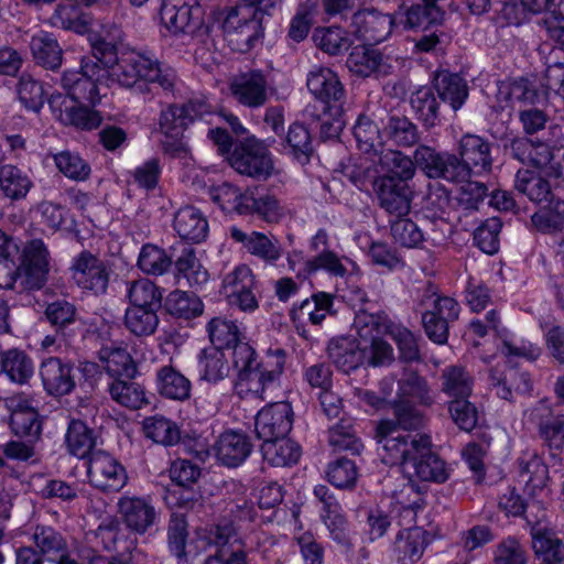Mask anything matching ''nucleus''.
<instances>
[{"label": "nucleus", "instance_id": "obj_28", "mask_svg": "<svg viewBox=\"0 0 564 564\" xmlns=\"http://www.w3.org/2000/svg\"><path fill=\"white\" fill-rule=\"evenodd\" d=\"M234 538L230 527H217L215 530V551L208 554L202 564H249L247 552L235 547L230 540Z\"/></svg>", "mask_w": 564, "mask_h": 564}, {"label": "nucleus", "instance_id": "obj_22", "mask_svg": "<svg viewBox=\"0 0 564 564\" xmlns=\"http://www.w3.org/2000/svg\"><path fill=\"white\" fill-rule=\"evenodd\" d=\"M200 8L183 0H164L160 17L162 23L174 34L194 33L200 25Z\"/></svg>", "mask_w": 564, "mask_h": 564}, {"label": "nucleus", "instance_id": "obj_57", "mask_svg": "<svg viewBox=\"0 0 564 564\" xmlns=\"http://www.w3.org/2000/svg\"><path fill=\"white\" fill-rule=\"evenodd\" d=\"M123 323L126 328L137 337L151 336L156 332L160 323L158 308L128 307Z\"/></svg>", "mask_w": 564, "mask_h": 564}, {"label": "nucleus", "instance_id": "obj_31", "mask_svg": "<svg viewBox=\"0 0 564 564\" xmlns=\"http://www.w3.org/2000/svg\"><path fill=\"white\" fill-rule=\"evenodd\" d=\"M0 373L15 384H26L34 373L32 358L18 348H10L0 354Z\"/></svg>", "mask_w": 564, "mask_h": 564}, {"label": "nucleus", "instance_id": "obj_14", "mask_svg": "<svg viewBox=\"0 0 564 564\" xmlns=\"http://www.w3.org/2000/svg\"><path fill=\"white\" fill-rule=\"evenodd\" d=\"M117 507L127 529L135 534H145L156 524L158 511L149 497L123 495Z\"/></svg>", "mask_w": 564, "mask_h": 564}, {"label": "nucleus", "instance_id": "obj_47", "mask_svg": "<svg viewBox=\"0 0 564 564\" xmlns=\"http://www.w3.org/2000/svg\"><path fill=\"white\" fill-rule=\"evenodd\" d=\"M175 276L180 281L186 280L189 286L198 288L207 283L209 274L196 258L195 251L189 246L182 248L181 254L175 259Z\"/></svg>", "mask_w": 564, "mask_h": 564}, {"label": "nucleus", "instance_id": "obj_7", "mask_svg": "<svg viewBox=\"0 0 564 564\" xmlns=\"http://www.w3.org/2000/svg\"><path fill=\"white\" fill-rule=\"evenodd\" d=\"M306 86L314 98L324 104V113L340 124L346 93L338 75L328 67L315 66L307 74Z\"/></svg>", "mask_w": 564, "mask_h": 564}, {"label": "nucleus", "instance_id": "obj_25", "mask_svg": "<svg viewBox=\"0 0 564 564\" xmlns=\"http://www.w3.org/2000/svg\"><path fill=\"white\" fill-rule=\"evenodd\" d=\"M245 202V215H258L268 223H278L285 215V209L276 196L263 187L247 188Z\"/></svg>", "mask_w": 564, "mask_h": 564}, {"label": "nucleus", "instance_id": "obj_54", "mask_svg": "<svg viewBox=\"0 0 564 564\" xmlns=\"http://www.w3.org/2000/svg\"><path fill=\"white\" fill-rule=\"evenodd\" d=\"M516 189L534 203H547L552 199L549 182L529 170H519L514 182Z\"/></svg>", "mask_w": 564, "mask_h": 564}, {"label": "nucleus", "instance_id": "obj_51", "mask_svg": "<svg viewBox=\"0 0 564 564\" xmlns=\"http://www.w3.org/2000/svg\"><path fill=\"white\" fill-rule=\"evenodd\" d=\"M519 477L528 491L543 489L549 479L547 466L535 454H525L518 459Z\"/></svg>", "mask_w": 564, "mask_h": 564}, {"label": "nucleus", "instance_id": "obj_61", "mask_svg": "<svg viewBox=\"0 0 564 564\" xmlns=\"http://www.w3.org/2000/svg\"><path fill=\"white\" fill-rule=\"evenodd\" d=\"M328 443L334 451H346L352 455H359L364 449V444L349 420H340L328 430Z\"/></svg>", "mask_w": 564, "mask_h": 564}, {"label": "nucleus", "instance_id": "obj_63", "mask_svg": "<svg viewBox=\"0 0 564 564\" xmlns=\"http://www.w3.org/2000/svg\"><path fill=\"white\" fill-rule=\"evenodd\" d=\"M384 132L399 147H412L420 140L416 124L404 116L389 117L384 126Z\"/></svg>", "mask_w": 564, "mask_h": 564}, {"label": "nucleus", "instance_id": "obj_34", "mask_svg": "<svg viewBox=\"0 0 564 564\" xmlns=\"http://www.w3.org/2000/svg\"><path fill=\"white\" fill-rule=\"evenodd\" d=\"M441 391L451 400L470 397L474 389V377L460 365L445 367L440 376Z\"/></svg>", "mask_w": 564, "mask_h": 564}, {"label": "nucleus", "instance_id": "obj_21", "mask_svg": "<svg viewBox=\"0 0 564 564\" xmlns=\"http://www.w3.org/2000/svg\"><path fill=\"white\" fill-rule=\"evenodd\" d=\"M40 377L44 390L53 397L67 395L76 387L73 365L58 357H48L41 362Z\"/></svg>", "mask_w": 564, "mask_h": 564}, {"label": "nucleus", "instance_id": "obj_38", "mask_svg": "<svg viewBox=\"0 0 564 564\" xmlns=\"http://www.w3.org/2000/svg\"><path fill=\"white\" fill-rule=\"evenodd\" d=\"M532 547L540 561L535 564H564V543L554 532L533 529Z\"/></svg>", "mask_w": 564, "mask_h": 564}, {"label": "nucleus", "instance_id": "obj_5", "mask_svg": "<svg viewBox=\"0 0 564 564\" xmlns=\"http://www.w3.org/2000/svg\"><path fill=\"white\" fill-rule=\"evenodd\" d=\"M419 305L426 307L422 313V324L429 339L437 345L446 344L449 325L459 317V303L451 296L437 294L435 286L427 284L422 290Z\"/></svg>", "mask_w": 564, "mask_h": 564}, {"label": "nucleus", "instance_id": "obj_9", "mask_svg": "<svg viewBox=\"0 0 564 564\" xmlns=\"http://www.w3.org/2000/svg\"><path fill=\"white\" fill-rule=\"evenodd\" d=\"M87 476L89 482L102 492H119L128 482L126 467L110 454L98 451L90 455Z\"/></svg>", "mask_w": 564, "mask_h": 564}, {"label": "nucleus", "instance_id": "obj_10", "mask_svg": "<svg viewBox=\"0 0 564 564\" xmlns=\"http://www.w3.org/2000/svg\"><path fill=\"white\" fill-rule=\"evenodd\" d=\"M72 278L80 289L101 295L107 292L110 270L106 262L90 251L84 250L74 258Z\"/></svg>", "mask_w": 564, "mask_h": 564}, {"label": "nucleus", "instance_id": "obj_40", "mask_svg": "<svg viewBox=\"0 0 564 564\" xmlns=\"http://www.w3.org/2000/svg\"><path fill=\"white\" fill-rule=\"evenodd\" d=\"M345 262L354 264V262L345 256L340 257L333 250L325 251L306 260L303 270L296 273V278L305 279L321 270L332 276L344 278L348 273Z\"/></svg>", "mask_w": 564, "mask_h": 564}, {"label": "nucleus", "instance_id": "obj_39", "mask_svg": "<svg viewBox=\"0 0 564 564\" xmlns=\"http://www.w3.org/2000/svg\"><path fill=\"white\" fill-rule=\"evenodd\" d=\"M142 429L147 438L165 447L174 446L181 441L178 424L162 414L145 417Z\"/></svg>", "mask_w": 564, "mask_h": 564}, {"label": "nucleus", "instance_id": "obj_48", "mask_svg": "<svg viewBox=\"0 0 564 564\" xmlns=\"http://www.w3.org/2000/svg\"><path fill=\"white\" fill-rule=\"evenodd\" d=\"M410 104L424 127L433 128L440 123V102L433 87L421 86L411 95Z\"/></svg>", "mask_w": 564, "mask_h": 564}, {"label": "nucleus", "instance_id": "obj_56", "mask_svg": "<svg viewBox=\"0 0 564 564\" xmlns=\"http://www.w3.org/2000/svg\"><path fill=\"white\" fill-rule=\"evenodd\" d=\"M393 324L382 311L370 313L365 307L356 310L354 326L361 337H370L372 339L380 335H388Z\"/></svg>", "mask_w": 564, "mask_h": 564}, {"label": "nucleus", "instance_id": "obj_58", "mask_svg": "<svg viewBox=\"0 0 564 564\" xmlns=\"http://www.w3.org/2000/svg\"><path fill=\"white\" fill-rule=\"evenodd\" d=\"M32 539L39 553L42 556H47L50 561H55L58 554L68 549L65 536L50 525H36Z\"/></svg>", "mask_w": 564, "mask_h": 564}, {"label": "nucleus", "instance_id": "obj_36", "mask_svg": "<svg viewBox=\"0 0 564 564\" xmlns=\"http://www.w3.org/2000/svg\"><path fill=\"white\" fill-rule=\"evenodd\" d=\"M261 452L263 459L276 467L295 465L302 455L301 446L286 436L263 442Z\"/></svg>", "mask_w": 564, "mask_h": 564}, {"label": "nucleus", "instance_id": "obj_43", "mask_svg": "<svg viewBox=\"0 0 564 564\" xmlns=\"http://www.w3.org/2000/svg\"><path fill=\"white\" fill-rule=\"evenodd\" d=\"M32 187V180L18 166L13 164L0 166V191L4 197L12 202L24 199Z\"/></svg>", "mask_w": 564, "mask_h": 564}, {"label": "nucleus", "instance_id": "obj_27", "mask_svg": "<svg viewBox=\"0 0 564 564\" xmlns=\"http://www.w3.org/2000/svg\"><path fill=\"white\" fill-rule=\"evenodd\" d=\"M173 227L182 239L193 243L204 241L209 228L206 217L194 206L180 208L175 213Z\"/></svg>", "mask_w": 564, "mask_h": 564}, {"label": "nucleus", "instance_id": "obj_49", "mask_svg": "<svg viewBox=\"0 0 564 564\" xmlns=\"http://www.w3.org/2000/svg\"><path fill=\"white\" fill-rule=\"evenodd\" d=\"M263 17L247 4L219 8L213 11V20L224 32V35L238 30L250 21H262Z\"/></svg>", "mask_w": 564, "mask_h": 564}, {"label": "nucleus", "instance_id": "obj_35", "mask_svg": "<svg viewBox=\"0 0 564 564\" xmlns=\"http://www.w3.org/2000/svg\"><path fill=\"white\" fill-rule=\"evenodd\" d=\"M206 330L214 345L213 348L220 350L232 348L234 354L238 345H249L242 341L243 335L236 322L226 317L217 316L212 318L206 325Z\"/></svg>", "mask_w": 564, "mask_h": 564}, {"label": "nucleus", "instance_id": "obj_42", "mask_svg": "<svg viewBox=\"0 0 564 564\" xmlns=\"http://www.w3.org/2000/svg\"><path fill=\"white\" fill-rule=\"evenodd\" d=\"M30 47L37 64L48 69H56L61 66L62 48L53 34L40 31L32 36Z\"/></svg>", "mask_w": 564, "mask_h": 564}, {"label": "nucleus", "instance_id": "obj_41", "mask_svg": "<svg viewBox=\"0 0 564 564\" xmlns=\"http://www.w3.org/2000/svg\"><path fill=\"white\" fill-rule=\"evenodd\" d=\"M164 308L171 316L188 321L203 314L204 303L193 292L174 290L165 297Z\"/></svg>", "mask_w": 564, "mask_h": 564}, {"label": "nucleus", "instance_id": "obj_44", "mask_svg": "<svg viewBox=\"0 0 564 564\" xmlns=\"http://www.w3.org/2000/svg\"><path fill=\"white\" fill-rule=\"evenodd\" d=\"M395 421L382 420L378 423L376 429V437L380 445L379 453L383 452V434L380 430L383 423H392L398 434H421L420 432H413L422 425L421 414L411 406L408 402L398 401L394 404Z\"/></svg>", "mask_w": 564, "mask_h": 564}, {"label": "nucleus", "instance_id": "obj_24", "mask_svg": "<svg viewBox=\"0 0 564 564\" xmlns=\"http://www.w3.org/2000/svg\"><path fill=\"white\" fill-rule=\"evenodd\" d=\"M326 354L334 366L345 373L358 369L365 361V351L360 343L350 336L332 338L327 344Z\"/></svg>", "mask_w": 564, "mask_h": 564}, {"label": "nucleus", "instance_id": "obj_30", "mask_svg": "<svg viewBox=\"0 0 564 564\" xmlns=\"http://www.w3.org/2000/svg\"><path fill=\"white\" fill-rule=\"evenodd\" d=\"M438 98L456 112L466 102L469 91L467 82L458 74L438 73L433 84Z\"/></svg>", "mask_w": 564, "mask_h": 564}, {"label": "nucleus", "instance_id": "obj_6", "mask_svg": "<svg viewBox=\"0 0 564 564\" xmlns=\"http://www.w3.org/2000/svg\"><path fill=\"white\" fill-rule=\"evenodd\" d=\"M229 163L239 174L257 180L265 181L274 172L272 153L263 141L254 137L247 138L234 148Z\"/></svg>", "mask_w": 564, "mask_h": 564}, {"label": "nucleus", "instance_id": "obj_52", "mask_svg": "<svg viewBox=\"0 0 564 564\" xmlns=\"http://www.w3.org/2000/svg\"><path fill=\"white\" fill-rule=\"evenodd\" d=\"M127 297L130 307L160 308L162 293L160 288L147 278H141L127 283Z\"/></svg>", "mask_w": 564, "mask_h": 564}, {"label": "nucleus", "instance_id": "obj_18", "mask_svg": "<svg viewBox=\"0 0 564 564\" xmlns=\"http://www.w3.org/2000/svg\"><path fill=\"white\" fill-rule=\"evenodd\" d=\"M529 417L538 425L552 456H556L564 445V413L554 411L546 400H541L530 410Z\"/></svg>", "mask_w": 564, "mask_h": 564}, {"label": "nucleus", "instance_id": "obj_13", "mask_svg": "<svg viewBox=\"0 0 564 564\" xmlns=\"http://www.w3.org/2000/svg\"><path fill=\"white\" fill-rule=\"evenodd\" d=\"M293 416L291 403L285 401L270 403L256 415V435L263 442L288 436L293 426Z\"/></svg>", "mask_w": 564, "mask_h": 564}, {"label": "nucleus", "instance_id": "obj_55", "mask_svg": "<svg viewBox=\"0 0 564 564\" xmlns=\"http://www.w3.org/2000/svg\"><path fill=\"white\" fill-rule=\"evenodd\" d=\"M284 149L301 164L308 163L314 149L307 127L300 122L292 123L288 129Z\"/></svg>", "mask_w": 564, "mask_h": 564}, {"label": "nucleus", "instance_id": "obj_3", "mask_svg": "<svg viewBox=\"0 0 564 564\" xmlns=\"http://www.w3.org/2000/svg\"><path fill=\"white\" fill-rule=\"evenodd\" d=\"M109 85L133 89L139 94L149 91L150 84H159L165 90L172 89L175 83V72L170 67H162L155 58L140 53L123 55L108 69Z\"/></svg>", "mask_w": 564, "mask_h": 564}, {"label": "nucleus", "instance_id": "obj_11", "mask_svg": "<svg viewBox=\"0 0 564 564\" xmlns=\"http://www.w3.org/2000/svg\"><path fill=\"white\" fill-rule=\"evenodd\" d=\"M394 19L377 9H361L351 17L350 32L365 44H379L392 33Z\"/></svg>", "mask_w": 564, "mask_h": 564}, {"label": "nucleus", "instance_id": "obj_12", "mask_svg": "<svg viewBox=\"0 0 564 564\" xmlns=\"http://www.w3.org/2000/svg\"><path fill=\"white\" fill-rule=\"evenodd\" d=\"M346 66L356 76L383 77L393 70L392 58L375 44H358L354 46L346 59Z\"/></svg>", "mask_w": 564, "mask_h": 564}, {"label": "nucleus", "instance_id": "obj_20", "mask_svg": "<svg viewBox=\"0 0 564 564\" xmlns=\"http://www.w3.org/2000/svg\"><path fill=\"white\" fill-rule=\"evenodd\" d=\"M228 232L231 240L240 243L248 253L267 264L274 265L283 254V248L274 237L256 230L246 232L237 226H231Z\"/></svg>", "mask_w": 564, "mask_h": 564}, {"label": "nucleus", "instance_id": "obj_1", "mask_svg": "<svg viewBox=\"0 0 564 564\" xmlns=\"http://www.w3.org/2000/svg\"><path fill=\"white\" fill-rule=\"evenodd\" d=\"M383 434V452L381 460L388 466H399L410 476L403 491L415 494V499L409 503L411 510L422 509L425 505L426 486L417 484L413 478L423 482L443 484L449 477L446 463L432 451V440L427 434H398L392 423H383L380 427Z\"/></svg>", "mask_w": 564, "mask_h": 564}, {"label": "nucleus", "instance_id": "obj_62", "mask_svg": "<svg viewBox=\"0 0 564 564\" xmlns=\"http://www.w3.org/2000/svg\"><path fill=\"white\" fill-rule=\"evenodd\" d=\"M17 95L21 105L29 111L39 112L45 102L43 84L28 73H22L19 77Z\"/></svg>", "mask_w": 564, "mask_h": 564}, {"label": "nucleus", "instance_id": "obj_16", "mask_svg": "<svg viewBox=\"0 0 564 564\" xmlns=\"http://www.w3.org/2000/svg\"><path fill=\"white\" fill-rule=\"evenodd\" d=\"M373 191L380 208L391 216H408L414 193L410 184L397 182L391 177H376Z\"/></svg>", "mask_w": 564, "mask_h": 564}, {"label": "nucleus", "instance_id": "obj_60", "mask_svg": "<svg viewBox=\"0 0 564 564\" xmlns=\"http://www.w3.org/2000/svg\"><path fill=\"white\" fill-rule=\"evenodd\" d=\"M315 45L324 53L329 55H339L350 45V40L346 30L341 26H319L313 32Z\"/></svg>", "mask_w": 564, "mask_h": 564}, {"label": "nucleus", "instance_id": "obj_15", "mask_svg": "<svg viewBox=\"0 0 564 564\" xmlns=\"http://www.w3.org/2000/svg\"><path fill=\"white\" fill-rule=\"evenodd\" d=\"M458 164L463 167L458 175V183L469 178L473 170L478 174L491 170V147L482 137L464 134L458 143Z\"/></svg>", "mask_w": 564, "mask_h": 564}, {"label": "nucleus", "instance_id": "obj_2", "mask_svg": "<svg viewBox=\"0 0 564 564\" xmlns=\"http://www.w3.org/2000/svg\"><path fill=\"white\" fill-rule=\"evenodd\" d=\"M285 358V351L281 348L269 350L265 357L259 359L251 345H238L232 354V364L237 370L235 392L240 398L264 400L268 390L280 386Z\"/></svg>", "mask_w": 564, "mask_h": 564}, {"label": "nucleus", "instance_id": "obj_46", "mask_svg": "<svg viewBox=\"0 0 564 564\" xmlns=\"http://www.w3.org/2000/svg\"><path fill=\"white\" fill-rule=\"evenodd\" d=\"M379 163L387 172L379 177H391L401 183L409 184L416 172L415 161L397 150L381 151Z\"/></svg>", "mask_w": 564, "mask_h": 564}, {"label": "nucleus", "instance_id": "obj_8", "mask_svg": "<svg viewBox=\"0 0 564 564\" xmlns=\"http://www.w3.org/2000/svg\"><path fill=\"white\" fill-rule=\"evenodd\" d=\"M229 90L239 105L258 109L268 102L273 88L268 74L261 69H251L236 75L229 84Z\"/></svg>", "mask_w": 564, "mask_h": 564}, {"label": "nucleus", "instance_id": "obj_23", "mask_svg": "<svg viewBox=\"0 0 564 564\" xmlns=\"http://www.w3.org/2000/svg\"><path fill=\"white\" fill-rule=\"evenodd\" d=\"M213 448L220 464L238 467L250 456L252 443L245 433L229 430L219 435Z\"/></svg>", "mask_w": 564, "mask_h": 564}, {"label": "nucleus", "instance_id": "obj_17", "mask_svg": "<svg viewBox=\"0 0 564 564\" xmlns=\"http://www.w3.org/2000/svg\"><path fill=\"white\" fill-rule=\"evenodd\" d=\"M415 167L419 166L431 178H443L458 183V156L448 152H437L434 148L421 144L413 154Z\"/></svg>", "mask_w": 564, "mask_h": 564}, {"label": "nucleus", "instance_id": "obj_64", "mask_svg": "<svg viewBox=\"0 0 564 564\" xmlns=\"http://www.w3.org/2000/svg\"><path fill=\"white\" fill-rule=\"evenodd\" d=\"M354 135L359 150L365 153H378L382 148L378 124L368 116L360 115L354 126Z\"/></svg>", "mask_w": 564, "mask_h": 564}, {"label": "nucleus", "instance_id": "obj_33", "mask_svg": "<svg viewBox=\"0 0 564 564\" xmlns=\"http://www.w3.org/2000/svg\"><path fill=\"white\" fill-rule=\"evenodd\" d=\"M156 388L160 395L174 401L189 399L192 383L172 366H163L156 371Z\"/></svg>", "mask_w": 564, "mask_h": 564}, {"label": "nucleus", "instance_id": "obj_53", "mask_svg": "<svg viewBox=\"0 0 564 564\" xmlns=\"http://www.w3.org/2000/svg\"><path fill=\"white\" fill-rule=\"evenodd\" d=\"M57 171L74 182H86L90 178L91 166L79 153L64 150L53 154Z\"/></svg>", "mask_w": 564, "mask_h": 564}, {"label": "nucleus", "instance_id": "obj_26", "mask_svg": "<svg viewBox=\"0 0 564 564\" xmlns=\"http://www.w3.org/2000/svg\"><path fill=\"white\" fill-rule=\"evenodd\" d=\"M334 299L327 292H316L293 306L290 312L291 319L296 323L307 318L311 324L321 325L328 315H335Z\"/></svg>", "mask_w": 564, "mask_h": 564}, {"label": "nucleus", "instance_id": "obj_4", "mask_svg": "<svg viewBox=\"0 0 564 564\" xmlns=\"http://www.w3.org/2000/svg\"><path fill=\"white\" fill-rule=\"evenodd\" d=\"M61 84L73 100L95 106L109 87L108 69L91 57H82L77 69L63 72Z\"/></svg>", "mask_w": 564, "mask_h": 564}, {"label": "nucleus", "instance_id": "obj_59", "mask_svg": "<svg viewBox=\"0 0 564 564\" xmlns=\"http://www.w3.org/2000/svg\"><path fill=\"white\" fill-rule=\"evenodd\" d=\"M96 444L94 432L80 420H72L66 433V445L68 452L78 457L85 458L91 455V449Z\"/></svg>", "mask_w": 564, "mask_h": 564}, {"label": "nucleus", "instance_id": "obj_19", "mask_svg": "<svg viewBox=\"0 0 564 564\" xmlns=\"http://www.w3.org/2000/svg\"><path fill=\"white\" fill-rule=\"evenodd\" d=\"M21 265L18 267L24 274L25 289H41L47 278L50 252L41 239L29 241L20 253Z\"/></svg>", "mask_w": 564, "mask_h": 564}, {"label": "nucleus", "instance_id": "obj_45", "mask_svg": "<svg viewBox=\"0 0 564 564\" xmlns=\"http://www.w3.org/2000/svg\"><path fill=\"white\" fill-rule=\"evenodd\" d=\"M108 391L113 401L131 410H139L149 404L143 386L133 379H115L109 383Z\"/></svg>", "mask_w": 564, "mask_h": 564}, {"label": "nucleus", "instance_id": "obj_29", "mask_svg": "<svg viewBox=\"0 0 564 564\" xmlns=\"http://www.w3.org/2000/svg\"><path fill=\"white\" fill-rule=\"evenodd\" d=\"M99 360L106 372L115 380L120 378L134 379L138 367L130 352L113 345L104 346L98 351Z\"/></svg>", "mask_w": 564, "mask_h": 564}, {"label": "nucleus", "instance_id": "obj_32", "mask_svg": "<svg viewBox=\"0 0 564 564\" xmlns=\"http://www.w3.org/2000/svg\"><path fill=\"white\" fill-rule=\"evenodd\" d=\"M429 544V533L419 527L399 531L394 541V553L398 561L417 562Z\"/></svg>", "mask_w": 564, "mask_h": 564}, {"label": "nucleus", "instance_id": "obj_50", "mask_svg": "<svg viewBox=\"0 0 564 564\" xmlns=\"http://www.w3.org/2000/svg\"><path fill=\"white\" fill-rule=\"evenodd\" d=\"M199 378L216 384L228 377L230 368L225 352L220 349L202 350L198 357Z\"/></svg>", "mask_w": 564, "mask_h": 564}, {"label": "nucleus", "instance_id": "obj_37", "mask_svg": "<svg viewBox=\"0 0 564 564\" xmlns=\"http://www.w3.org/2000/svg\"><path fill=\"white\" fill-rule=\"evenodd\" d=\"M397 395L399 401L431 405L434 398L427 380L416 371H405L398 381Z\"/></svg>", "mask_w": 564, "mask_h": 564}]
</instances>
